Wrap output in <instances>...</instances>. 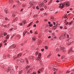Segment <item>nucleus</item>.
<instances>
[{
    "instance_id": "nucleus-1",
    "label": "nucleus",
    "mask_w": 74,
    "mask_h": 74,
    "mask_svg": "<svg viewBox=\"0 0 74 74\" xmlns=\"http://www.w3.org/2000/svg\"><path fill=\"white\" fill-rule=\"evenodd\" d=\"M10 73L11 74H15V71H14V70L12 69V67H9L7 68L6 69L5 71H7V72H8L9 71H10Z\"/></svg>"
},
{
    "instance_id": "nucleus-10",
    "label": "nucleus",
    "mask_w": 74,
    "mask_h": 74,
    "mask_svg": "<svg viewBox=\"0 0 74 74\" xmlns=\"http://www.w3.org/2000/svg\"><path fill=\"white\" fill-rule=\"evenodd\" d=\"M66 5L67 7H69V6H70V3L69 2H66Z\"/></svg>"
},
{
    "instance_id": "nucleus-12",
    "label": "nucleus",
    "mask_w": 74,
    "mask_h": 74,
    "mask_svg": "<svg viewBox=\"0 0 74 74\" xmlns=\"http://www.w3.org/2000/svg\"><path fill=\"white\" fill-rule=\"evenodd\" d=\"M18 19V18L17 17H16L15 18V19H14L13 22H16V21H17V20Z\"/></svg>"
},
{
    "instance_id": "nucleus-44",
    "label": "nucleus",
    "mask_w": 74,
    "mask_h": 74,
    "mask_svg": "<svg viewBox=\"0 0 74 74\" xmlns=\"http://www.w3.org/2000/svg\"><path fill=\"white\" fill-rule=\"evenodd\" d=\"M15 36V34H13L12 36V38H13V37H14V36Z\"/></svg>"
},
{
    "instance_id": "nucleus-40",
    "label": "nucleus",
    "mask_w": 74,
    "mask_h": 74,
    "mask_svg": "<svg viewBox=\"0 0 74 74\" xmlns=\"http://www.w3.org/2000/svg\"><path fill=\"white\" fill-rule=\"evenodd\" d=\"M23 36H25V35L26 34V32H24L23 33Z\"/></svg>"
},
{
    "instance_id": "nucleus-26",
    "label": "nucleus",
    "mask_w": 74,
    "mask_h": 74,
    "mask_svg": "<svg viewBox=\"0 0 74 74\" xmlns=\"http://www.w3.org/2000/svg\"><path fill=\"white\" fill-rule=\"evenodd\" d=\"M6 55H4V56H3V59H5V58H6Z\"/></svg>"
},
{
    "instance_id": "nucleus-60",
    "label": "nucleus",
    "mask_w": 74,
    "mask_h": 74,
    "mask_svg": "<svg viewBox=\"0 0 74 74\" xmlns=\"http://www.w3.org/2000/svg\"><path fill=\"white\" fill-rule=\"evenodd\" d=\"M57 55L58 56H59V57H60V55L59 54H58Z\"/></svg>"
},
{
    "instance_id": "nucleus-61",
    "label": "nucleus",
    "mask_w": 74,
    "mask_h": 74,
    "mask_svg": "<svg viewBox=\"0 0 74 74\" xmlns=\"http://www.w3.org/2000/svg\"><path fill=\"white\" fill-rule=\"evenodd\" d=\"M36 55H38V52H36Z\"/></svg>"
},
{
    "instance_id": "nucleus-58",
    "label": "nucleus",
    "mask_w": 74,
    "mask_h": 74,
    "mask_svg": "<svg viewBox=\"0 0 74 74\" xmlns=\"http://www.w3.org/2000/svg\"><path fill=\"white\" fill-rule=\"evenodd\" d=\"M70 10H71V11H73V9H72V8H71L69 9Z\"/></svg>"
},
{
    "instance_id": "nucleus-36",
    "label": "nucleus",
    "mask_w": 74,
    "mask_h": 74,
    "mask_svg": "<svg viewBox=\"0 0 74 74\" xmlns=\"http://www.w3.org/2000/svg\"><path fill=\"white\" fill-rule=\"evenodd\" d=\"M52 0H50V2H49V4H51L52 2Z\"/></svg>"
},
{
    "instance_id": "nucleus-20",
    "label": "nucleus",
    "mask_w": 74,
    "mask_h": 74,
    "mask_svg": "<svg viewBox=\"0 0 74 74\" xmlns=\"http://www.w3.org/2000/svg\"><path fill=\"white\" fill-rule=\"evenodd\" d=\"M9 35H8L7 36H6V40H8V38H9Z\"/></svg>"
},
{
    "instance_id": "nucleus-9",
    "label": "nucleus",
    "mask_w": 74,
    "mask_h": 74,
    "mask_svg": "<svg viewBox=\"0 0 74 74\" xmlns=\"http://www.w3.org/2000/svg\"><path fill=\"white\" fill-rule=\"evenodd\" d=\"M4 12H5V13H6V14H8V9L6 8L5 9Z\"/></svg>"
},
{
    "instance_id": "nucleus-6",
    "label": "nucleus",
    "mask_w": 74,
    "mask_h": 74,
    "mask_svg": "<svg viewBox=\"0 0 74 74\" xmlns=\"http://www.w3.org/2000/svg\"><path fill=\"white\" fill-rule=\"evenodd\" d=\"M60 49H61V50L62 51H64V48L63 46L62 45H61L60 46Z\"/></svg>"
},
{
    "instance_id": "nucleus-33",
    "label": "nucleus",
    "mask_w": 74,
    "mask_h": 74,
    "mask_svg": "<svg viewBox=\"0 0 74 74\" xmlns=\"http://www.w3.org/2000/svg\"><path fill=\"white\" fill-rule=\"evenodd\" d=\"M26 21H24L23 22V23L24 24H25V23H26Z\"/></svg>"
},
{
    "instance_id": "nucleus-56",
    "label": "nucleus",
    "mask_w": 74,
    "mask_h": 74,
    "mask_svg": "<svg viewBox=\"0 0 74 74\" xmlns=\"http://www.w3.org/2000/svg\"><path fill=\"white\" fill-rule=\"evenodd\" d=\"M32 6H33L32 7L34 9V8H35V6L34 5H32Z\"/></svg>"
},
{
    "instance_id": "nucleus-18",
    "label": "nucleus",
    "mask_w": 74,
    "mask_h": 74,
    "mask_svg": "<svg viewBox=\"0 0 74 74\" xmlns=\"http://www.w3.org/2000/svg\"><path fill=\"white\" fill-rule=\"evenodd\" d=\"M71 44V42H68L67 43H66V44L68 45H70Z\"/></svg>"
},
{
    "instance_id": "nucleus-2",
    "label": "nucleus",
    "mask_w": 74,
    "mask_h": 74,
    "mask_svg": "<svg viewBox=\"0 0 74 74\" xmlns=\"http://www.w3.org/2000/svg\"><path fill=\"white\" fill-rule=\"evenodd\" d=\"M21 55H22V53H19L18 55H15L14 57V60H16L18 57L21 56Z\"/></svg>"
},
{
    "instance_id": "nucleus-5",
    "label": "nucleus",
    "mask_w": 74,
    "mask_h": 74,
    "mask_svg": "<svg viewBox=\"0 0 74 74\" xmlns=\"http://www.w3.org/2000/svg\"><path fill=\"white\" fill-rule=\"evenodd\" d=\"M64 3H63V4H60V6H59V8H63V7H64Z\"/></svg>"
},
{
    "instance_id": "nucleus-62",
    "label": "nucleus",
    "mask_w": 74,
    "mask_h": 74,
    "mask_svg": "<svg viewBox=\"0 0 74 74\" xmlns=\"http://www.w3.org/2000/svg\"><path fill=\"white\" fill-rule=\"evenodd\" d=\"M7 40H5L3 42L4 43L6 42H7Z\"/></svg>"
},
{
    "instance_id": "nucleus-52",
    "label": "nucleus",
    "mask_w": 74,
    "mask_h": 74,
    "mask_svg": "<svg viewBox=\"0 0 74 74\" xmlns=\"http://www.w3.org/2000/svg\"><path fill=\"white\" fill-rule=\"evenodd\" d=\"M40 70H39L38 71V73H40Z\"/></svg>"
},
{
    "instance_id": "nucleus-48",
    "label": "nucleus",
    "mask_w": 74,
    "mask_h": 74,
    "mask_svg": "<svg viewBox=\"0 0 74 74\" xmlns=\"http://www.w3.org/2000/svg\"><path fill=\"white\" fill-rule=\"evenodd\" d=\"M5 20H6V21H9V20H8V18H5Z\"/></svg>"
},
{
    "instance_id": "nucleus-24",
    "label": "nucleus",
    "mask_w": 74,
    "mask_h": 74,
    "mask_svg": "<svg viewBox=\"0 0 74 74\" xmlns=\"http://www.w3.org/2000/svg\"><path fill=\"white\" fill-rule=\"evenodd\" d=\"M29 67H30V66H29V65H27L26 67V69H28V68H29Z\"/></svg>"
},
{
    "instance_id": "nucleus-38",
    "label": "nucleus",
    "mask_w": 74,
    "mask_h": 74,
    "mask_svg": "<svg viewBox=\"0 0 74 74\" xmlns=\"http://www.w3.org/2000/svg\"><path fill=\"white\" fill-rule=\"evenodd\" d=\"M70 71H67L66 72V73H69Z\"/></svg>"
},
{
    "instance_id": "nucleus-16",
    "label": "nucleus",
    "mask_w": 74,
    "mask_h": 74,
    "mask_svg": "<svg viewBox=\"0 0 74 74\" xmlns=\"http://www.w3.org/2000/svg\"><path fill=\"white\" fill-rule=\"evenodd\" d=\"M32 69H30L29 71H27V73H28V74L29 73H30V72H31V71H32Z\"/></svg>"
},
{
    "instance_id": "nucleus-37",
    "label": "nucleus",
    "mask_w": 74,
    "mask_h": 74,
    "mask_svg": "<svg viewBox=\"0 0 74 74\" xmlns=\"http://www.w3.org/2000/svg\"><path fill=\"white\" fill-rule=\"evenodd\" d=\"M7 56L8 57V58H10V54H8L7 55Z\"/></svg>"
},
{
    "instance_id": "nucleus-43",
    "label": "nucleus",
    "mask_w": 74,
    "mask_h": 74,
    "mask_svg": "<svg viewBox=\"0 0 74 74\" xmlns=\"http://www.w3.org/2000/svg\"><path fill=\"white\" fill-rule=\"evenodd\" d=\"M6 34H7V33H6V32L4 33V36H6Z\"/></svg>"
},
{
    "instance_id": "nucleus-59",
    "label": "nucleus",
    "mask_w": 74,
    "mask_h": 74,
    "mask_svg": "<svg viewBox=\"0 0 74 74\" xmlns=\"http://www.w3.org/2000/svg\"><path fill=\"white\" fill-rule=\"evenodd\" d=\"M29 3L30 4H32L31 5H33L32 3V2H30Z\"/></svg>"
},
{
    "instance_id": "nucleus-17",
    "label": "nucleus",
    "mask_w": 74,
    "mask_h": 74,
    "mask_svg": "<svg viewBox=\"0 0 74 74\" xmlns=\"http://www.w3.org/2000/svg\"><path fill=\"white\" fill-rule=\"evenodd\" d=\"M50 20L51 21H53V20H54V18L53 17H51L50 19Z\"/></svg>"
},
{
    "instance_id": "nucleus-31",
    "label": "nucleus",
    "mask_w": 74,
    "mask_h": 74,
    "mask_svg": "<svg viewBox=\"0 0 74 74\" xmlns=\"http://www.w3.org/2000/svg\"><path fill=\"white\" fill-rule=\"evenodd\" d=\"M22 6L23 7H25L26 6V5L25 4H23L22 5Z\"/></svg>"
},
{
    "instance_id": "nucleus-47",
    "label": "nucleus",
    "mask_w": 74,
    "mask_h": 74,
    "mask_svg": "<svg viewBox=\"0 0 74 74\" xmlns=\"http://www.w3.org/2000/svg\"><path fill=\"white\" fill-rule=\"evenodd\" d=\"M41 51H42V52H43V51H44V49H41Z\"/></svg>"
},
{
    "instance_id": "nucleus-49",
    "label": "nucleus",
    "mask_w": 74,
    "mask_h": 74,
    "mask_svg": "<svg viewBox=\"0 0 74 74\" xmlns=\"http://www.w3.org/2000/svg\"><path fill=\"white\" fill-rule=\"evenodd\" d=\"M50 56H51V54H49V55H48L47 56V58H49V57H50Z\"/></svg>"
},
{
    "instance_id": "nucleus-64",
    "label": "nucleus",
    "mask_w": 74,
    "mask_h": 74,
    "mask_svg": "<svg viewBox=\"0 0 74 74\" xmlns=\"http://www.w3.org/2000/svg\"><path fill=\"white\" fill-rule=\"evenodd\" d=\"M34 27H36V25L35 24L34 25Z\"/></svg>"
},
{
    "instance_id": "nucleus-11",
    "label": "nucleus",
    "mask_w": 74,
    "mask_h": 74,
    "mask_svg": "<svg viewBox=\"0 0 74 74\" xmlns=\"http://www.w3.org/2000/svg\"><path fill=\"white\" fill-rule=\"evenodd\" d=\"M9 3H11V4H12V3H14V1H12V0H9Z\"/></svg>"
},
{
    "instance_id": "nucleus-54",
    "label": "nucleus",
    "mask_w": 74,
    "mask_h": 74,
    "mask_svg": "<svg viewBox=\"0 0 74 74\" xmlns=\"http://www.w3.org/2000/svg\"><path fill=\"white\" fill-rule=\"evenodd\" d=\"M37 16V14H36L34 16V17H36V16Z\"/></svg>"
},
{
    "instance_id": "nucleus-53",
    "label": "nucleus",
    "mask_w": 74,
    "mask_h": 74,
    "mask_svg": "<svg viewBox=\"0 0 74 74\" xmlns=\"http://www.w3.org/2000/svg\"><path fill=\"white\" fill-rule=\"evenodd\" d=\"M44 2H45V3H47V1L46 0H44Z\"/></svg>"
},
{
    "instance_id": "nucleus-19",
    "label": "nucleus",
    "mask_w": 74,
    "mask_h": 74,
    "mask_svg": "<svg viewBox=\"0 0 74 74\" xmlns=\"http://www.w3.org/2000/svg\"><path fill=\"white\" fill-rule=\"evenodd\" d=\"M21 59H18L16 60V61L17 62H21Z\"/></svg>"
},
{
    "instance_id": "nucleus-46",
    "label": "nucleus",
    "mask_w": 74,
    "mask_h": 74,
    "mask_svg": "<svg viewBox=\"0 0 74 74\" xmlns=\"http://www.w3.org/2000/svg\"><path fill=\"white\" fill-rule=\"evenodd\" d=\"M36 8L37 9V10H39V8H38V6H37L36 7Z\"/></svg>"
},
{
    "instance_id": "nucleus-21",
    "label": "nucleus",
    "mask_w": 74,
    "mask_h": 74,
    "mask_svg": "<svg viewBox=\"0 0 74 74\" xmlns=\"http://www.w3.org/2000/svg\"><path fill=\"white\" fill-rule=\"evenodd\" d=\"M56 26H54L53 27V30H55L56 29Z\"/></svg>"
},
{
    "instance_id": "nucleus-41",
    "label": "nucleus",
    "mask_w": 74,
    "mask_h": 74,
    "mask_svg": "<svg viewBox=\"0 0 74 74\" xmlns=\"http://www.w3.org/2000/svg\"><path fill=\"white\" fill-rule=\"evenodd\" d=\"M31 58H32V59H34V57L31 56Z\"/></svg>"
},
{
    "instance_id": "nucleus-34",
    "label": "nucleus",
    "mask_w": 74,
    "mask_h": 74,
    "mask_svg": "<svg viewBox=\"0 0 74 74\" xmlns=\"http://www.w3.org/2000/svg\"><path fill=\"white\" fill-rule=\"evenodd\" d=\"M19 25H20V26H22L23 25V24L22 23H20L19 24Z\"/></svg>"
},
{
    "instance_id": "nucleus-63",
    "label": "nucleus",
    "mask_w": 74,
    "mask_h": 74,
    "mask_svg": "<svg viewBox=\"0 0 74 74\" xmlns=\"http://www.w3.org/2000/svg\"><path fill=\"white\" fill-rule=\"evenodd\" d=\"M65 23H66V25H67V24L69 23V22H66Z\"/></svg>"
},
{
    "instance_id": "nucleus-14",
    "label": "nucleus",
    "mask_w": 74,
    "mask_h": 74,
    "mask_svg": "<svg viewBox=\"0 0 74 74\" xmlns=\"http://www.w3.org/2000/svg\"><path fill=\"white\" fill-rule=\"evenodd\" d=\"M36 59L37 60H39V61H40V60H41V58H40V57H38V58H36Z\"/></svg>"
},
{
    "instance_id": "nucleus-30",
    "label": "nucleus",
    "mask_w": 74,
    "mask_h": 74,
    "mask_svg": "<svg viewBox=\"0 0 74 74\" xmlns=\"http://www.w3.org/2000/svg\"><path fill=\"white\" fill-rule=\"evenodd\" d=\"M12 30H14V28H11L10 29V32H11V31H12Z\"/></svg>"
},
{
    "instance_id": "nucleus-29",
    "label": "nucleus",
    "mask_w": 74,
    "mask_h": 74,
    "mask_svg": "<svg viewBox=\"0 0 74 74\" xmlns=\"http://www.w3.org/2000/svg\"><path fill=\"white\" fill-rule=\"evenodd\" d=\"M33 41H36V38H32Z\"/></svg>"
},
{
    "instance_id": "nucleus-35",
    "label": "nucleus",
    "mask_w": 74,
    "mask_h": 74,
    "mask_svg": "<svg viewBox=\"0 0 74 74\" xmlns=\"http://www.w3.org/2000/svg\"><path fill=\"white\" fill-rule=\"evenodd\" d=\"M49 26L50 27H52V26H53V25H52V24H50Z\"/></svg>"
},
{
    "instance_id": "nucleus-22",
    "label": "nucleus",
    "mask_w": 74,
    "mask_h": 74,
    "mask_svg": "<svg viewBox=\"0 0 74 74\" xmlns=\"http://www.w3.org/2000/svg\"><path fill=\"white\" fill-rule=\"evenodd\" d=\"M56 51L57 52H59V51H60V49H59L58 48L56 49Z\"/></svg>"
},
{
    "instance_id": "nucleus-8",
    "label": "nucleus",
    "mask_w": 74,
    "mask_h": 74,
    "mask_svg": "<svg viewBox=\"0 0 74 74\" xmlns=\"http://www.w3.org/2000/svg\"><path fill=\"white\" fill-rule=\"evenodd\" d=\"M16 47V45H13L10 46V48H14Z\"/></svg>"
},
{
    "instance_id": "nucleus-32",
    "label": "nucleus",
    "mask_w": 74,
    "mask_h": 74,
    "mask_svg": "<svg viewBox=\"0 0 74 74\" xmlns=\"http://www.w3.org/2000/svg\"><path fill=\"white\" fill-rule=\"evenodd\" d=\"M13 8H16V6L15 5H13Z\"/></svg>"
},
{
    "instance_id": "nucleus-13",
    "label": "nucleus",
    "mask_w": 74,
    "mask_h": 74,
    "mask_svg": "<svg viewBox=\"0 0 74 74\" xmlns=\"http://www.w3.org/2000/svg\"><path fill=\"white\" fill-rule=\"evenodd\" d=\"M8 26H7L6 25H3L2 26L4 27H8L9 26V25H8Z\"/></svg>"
},
{
    "instance_id": "nucleus-7",
    "label": "nucleus",
    "mask_w": 74,
    "mask_h": 74,
    "mask_svg": "<svg viewBox=\"0 0 74 74\" xmlns=\"http://www.w3.org/2000/svg\"><path fill=\"white\" fill-rule=\"evenodd\" d=\"M66 34H63L61 36V37H62V38L64 39L66 38Z\"/></svg>"
},
{
    "instance_id": "nucleus-3",
    "label": "nucleus",
    "mask_w": 74,
    "mask_h": 74,
    "mask_svg": "<svg viewBox=\"0 0 74 74\" xmlns=\"http://www.w3.org/2000/svg\"><path fill=\"white\" fill-rule=\"evenodd\" d=\"M39 5L38 6V7H40V8L41 7H43L44 5V3L40 2L39 3Z\"/></svg>"
},
{
    "instance_id": "nucleus-25",
    "label": "nucleus",
    "mask_w": 74,
    "mask_h": 74,
    "mask_svg": "<svg viewBox=\"0 0 74 74\" xmlns=\"http://www.w3.org/2000/svg\"><path fill=\"white\" fill-rule=\"evenodd\" d=\"M73 23V22L72 21L69 24V25H72Z\"/></svg>"
},
{
    "instance_id": "nucleus-51",
    "label": "nucleus",
    "mask_w": 74,
    "mask_h": 74,
    "mask_svg": "<svg viewBox=\"0 0 74 74\" xmlns=\"http://www.w3.org/2000/svg\"><path fill=\"white\" fill-rule=\"evenodd\" d=\"M32 74H36V72H34L32 73Z\"/></svg>"
},
{
    "instance_id": "nucleus-42",
    "label": "nucleus",
    "mask_w": 74,
    "mask_h": 74,
    "mask_svg": "<svg viewBox=\"0 0 74 74\" xmlns=\"http://www.w3.org/2000/svg\"><path fill=\"white\" fill-rule=\"evenodd\" d=\"M35 34H38V33H37V31H36L35 32Z\"/></svg>"
},
{
    "instance_id": "nucleus-39",
    "label": "nucleus",
    "mask_w": 74,
    "mask_h": 74,
    "mask_svg": "<svg viewBox=\"0 0 74 74\" xmlns=\"http://www.w3.org/2000/svg\"><path fill=\"white\" fill-rule=\"evenodd\" d=\"M41 54L39 53L38 56V57H41Z\"/></svg>"
},
{
    "instance_id": "nucleus-55",
    "label": "nucleus",
    "mask_w": 74,
    "mask_h": 74,
    "mask_svg": "<svg viewBox=\"0 0 74 74\" xmlns=\"http://www.w3.org/2000/svg\"><path fill=\"white\" fill-rule=\"evenodd\" d=\"M45 49H48V47L47 46H45Z\"/></svg>"
},
{
    "instance_id": "nucleus-15",
    "label": "nucleus",
    "mask_w": 74,
    "mask_h": 74,
    "mask_svg": "<svg viewBox=\"0 0 74 74\" xmlns=\"http://www.w3.org/2000/svg\"><path fill=\"white\" fill-rule=\"evenodd\" d=\"M53 70L55 71H57V69H56L55 68H53Z\"/></svg>"
},
{
    "instance_id": "nucleus-57",
    "label": "nucleus",
    "mask_w": 74,
    "mask_h": 74,
    "mask_svg": "<svg viewBox=\"0 0 74 74\" xmlns=\"http://www.w3.org/2000/svg\"><path fill=\"white\" fill-rule=\"evenodd\" d=\"M48 23H49V25H51V22L49 21L48 22Z\"/></svg>"
},
{
    "instance_id": "nucleus-28",
    "label": "nucleus",
    "mask_w": 74,
    "mask_h": 74,
    "mask_svg": "<svg viewBox=\"0 0 74 74\" xmlns=\"http://www.w3.org/2000/svg\"><path fill=\"white\" fill-rule=\"evenodd\" d=\"M12 16H13V17H14V16H15V14H14V12H12Z\"/></svg>"
},
{
    "instance_id": "nucleus-50",
    "label": "nucleus",
    "mask_w": 74,
    "mask_h": 74,
    "mask_svg": "<svg viewBox=\"0 0 74 74\" xmlns=\"http://www.w3.org/2000/svg\"><path fill=\"white\" fill-rule=\"evenodd\" d=\"M25 60H26V62H27H27H28V60H27V59H25Z\"/></svg>"
},
{
    "instance_id": "nucleus-45",
    "label": "nucleus",
    "mask_w": 74,
    "mask_h": 74,
    "mask_svg": "<svg viewBox=\"0 0 74 74\" xmlns=\"http://www.w3.org/2000/svg\"><path fill=\"white\" fill-rule=\"evenodd\" d=\"M44 10V9L43 8H42L40 10V11H42L43 10Z\"/></svg>"
},
{
    "instance_id": "nucleus-4",
    "label": "nucleus",
    "mask_w": 74,
    "mask_h": 74,
    "mask_svg": "<svg viewBox=\"0 0 74 74\" xmlns=\"http://www.w3.org/2000/svg\"><path fill=\"white\" fill-rule=\"evenodd\" d=\"M73 47H71L70 49L68 51V53H71L72 52H73L74 51H73Z\"/></svg>"
},
{
    "instance_id": "nucleus-27",
    "label": "nucleus",
    "mask_w": 74,
    "mask_h": 74,
    "mask_svg": "<svg viewBox=\"0 0 74 74\" xmlns=\"http://www.w3.org/2000/svg\"><path fill=\"white\" fill-rule=\"evenodd\" d=\"M44 69V68H41L40 69V71H42V70H43Z\"/></svg>"
},
{
    "instance_id": "nucleus-23",
    "label": "nucleus",
    "mask_w": 74,
    "mask_h": 74,
    "mask_svg": "<svg viewBox=\"0 0 74 74\" xmlns=\"http://www.w3.org/2000/svg\"><path fill=\"white\" fill-rule=\"evenodd\" d=\"M23 71L22 70H21L19 71V74H21L22 73V72Z\"/></svg>"
}]
</instances>
